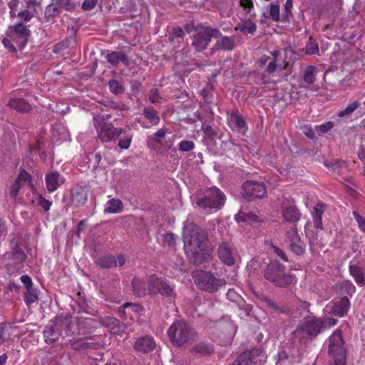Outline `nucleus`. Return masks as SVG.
I'll return each mask as SVG.
<instances>
[{"mask_svg": "<svg viewBox=\"0 0 365 365\" xmlns=\"http://www.w3.org/2000/svg\"><path fill=\"white\" fill-rule=\"evenodd\" d=\"M334 126V123L332 121L327 122L324 124L316 125L315 130L321 134L327 133L328 131L331 130Z\"/></svg>", "mask_w": 365, "mask_h": 365, "instance_id": "obj_51", "label": "nucleus"}, {"mask_svg": "<svg viewBox=\"0 0 365 365\" xmlns=\"http://www.w3.org/2000/svg\"><path fill=\"white\" fill-rule=\"evenodd\" d=\"M149 99L152 103H159L162 102L163 98L160 96L158 90H151L150 92Z\"/></svg>", "mask_w": 365, "mask_h": 365, "instance_id": "obj_59", "label": "nucleus"}, {"mask_svg": "<svg viewBox=\"0 0 365 365\" xmlns=\"http://www.w3.org/2000/svg\"><path fill=\"white\" fill-rule=\"evenodd\" d=\"M324 165L331 171L341 174L344 168H346V162L344 160H336L334 162H324Z\"/></svg>", "mask_w": 365, "mask_h": 365, "instance_id": "obj_37", "label": "nucleus"}, {"mask_svg": "<svg viewBox=\"0 0 365 365\" xmlns=\"http://www.w3.org/2000/svg\"><path fill=\"white\" fill-rule=\"evenodd\" d=\"M217 254L221 262L227 266L232 267L236 262L237 254L232 246L227 242L219 245Z\"/></svg>", "mask_w": 365, "mask_h": 365, "instance_id": "obj_13", "label": "nucleus"}, {"mask_svg": "<svg viewBox=\"0 0 365 365\" xmlns=\"http://www.w3.org/2000/svg\"><path fill=\"white\" fill-rule=\"evenodd\" d=\"M101 158L102 157L100 153H91L89 156L88 166L95 170L99 166Z\"/></svg>", "mask_w": 365, "mask_h": 365, "instance_id": "obj_47", "label": "nucleus"}, {"mask_svg": "<svg viewBox=\"0 0 365 365\" xmlns=\"http://www.w3.org/2000/svg\"><path fill=\"white\" fill-rule=\"evenodd\" d=\"M288 354L284 351H280L277 355V365H283L288 360Z\"/></svg>", "mask_w": 365, "mask_h": 365, "instance_id": "obj_62", "label": "nucleus"}, {"mask_svg": "<svg viewBox=\"0 0 365 365\" xmlns=\"http://www.w3.org/2000/svg\"><path fill=\"white\" fill-rule=\"evenodd\" d=\"M125 259L122 255L117 256L108 255L100 257L96 261V264L102 269H110L116 267L118 265L122 267L124 265Z\"/></svg>", "mask_w": 365, "mask_h": 365, "instance_id": "obj_20", "label": "nucleus"}, {"mask_svg": "<svg viewBox=\"0 0 365 365\" xmlns=\"http://www.w3.org/2000/svg\"><path fill=\"white\" fill-rule=\"evenodd\" d=\"M324 212L323 204L318 203L314 207L312 213L314 226L317 229H323L322 217Z\"/></svg>", "mask_w": 365, "mask_h": 365, "instance_id": "obj_31", "label": "nucleus"}, {"mask_svg": "<svg viewBox=\"0 0 365 365\" xmlns=\"http://www.w3.org/2000/svg\"><path fill=\"white\" fill-rule=\"evenodd\" d=\"M26 258V255L23 251V250L16 245L15 247L13 248L12 251V259L16 263L22 262Z\"/></svg>", "mask_w": 365, "mask_h": 365, "instance_id": "obj_42", "label": "nucleus"}, {"mask_svg": "<svg viewBox=\"0 0 365 365\" xmlns=\"http://www.w3.org/2000/svg\"><path fill=\"white\" fill-rule=\"evenodd\" d=\"M195 200L199 207L217 210L224 205L226 197L219 188L212 187L199 191L196 194Z\"/></svg>", "mask_w": 365, "mask_h": 365, "instance_id": "obj_6", "label": "nucleus"}, {"mask_svg": "<svg viewBox=\"0 0 365 365\" xmlns=\"http://www.w3.org/2000/svg\"><path fill=\"white\" fill-rule=\"evenodd\" d=\"M282 212L284 220L289 222L296 223L301 217V213L292 199L286 198L283 200Z\"/></svg>", "mask_w": 365, "mask_h": 365, "instance_id": "obj_16", "label": "nucleus"}, {"mask_svg": "<svg viewBox=\"0 0 365 365\" xmlns=\"http://www.w3.org/2000/svg\"><path fill=\"white\" fill-rule=\"evenodd\" d=\"M190 352L200 356H207L212 354L215 352V349L212 344L201 341L192 346Z\"/></svg>", "mask_w": 365, "mask_h": 365, "instance_id": "obj_24", "label": "nucleus"}, {"mask_svg": "<svg viewBox=\"0 0 365 365\" xmlns=\"http://www.w3.org/2000/svg\"><path fill=\"white\" fill-rule=\"evenodd\" d=\"M96 4V0H84L82 4V9L85 11H90L95 7Z\"/></svg>", "mask_w": 365, "mask_h": 365, "instance_id": "obj_64", "label": "nucleus"}, {"mask_svg": "<svg viewBox=\"0 0 365 365\" xmlns=\"http://www.w3.org/2000/svg\"><path fill=\"white\" fill-rule=\"evenodd\" d=\"M38 294L36 289L34 287L26 289L24 294V302L27 305H30L38 300Z\"/></svg>", "mask_w": 365, "mask_h": 365, "instance_id": "obj_41", "label": "nucleus"}, {"mask_svg": "<svg viewBox=\"0 0 365 365\" xmlns=\"http://www.w3.org/2000/svg\"><path fill=\"white\" fill-rule=\"evenodd\" d=\"M335 290L340 294L351 296L356 292V287L350 280H343L335 284Z\"/></svg>", "mask_w": 365, "mask_h": 365, "instance_id": "obj_26", "label": "nucleus"}, {"mask_svg": "<svg viewBox=\"0 0 365 365\" xmlns=\"http://www.w3.org/2000/svg\"><path fill=\"white\" fill-rule=\"evenodd\" d=\"M202 130L205 135L211 140H214L217 136L216 131L210 125H202Z\"/></svg>", "mask_w": 365, "mask_h": 365, "instance_id": "obj_57", "label": "nucleus"}, {"mask_svg": "<svg viewBox=\"0 0 365 365\" xmlns=\"http://www.w3.org/2000/svg\"><path fill=\"white\" fill-rule=\"evenodd\" d=\"M59 178L60 175L57 172H53L46 175V184L49 192H53L58 187Z\"/></svg>", "mask_w": 365, "mask_h": 365, "instance_id": "obj_32", "label": "nucleus"}, {"mask_svg": "<svg viewBox=\"0 0 365 365\" xmlns=\"http://www.w3.org/2000/svg\"><path fill=\"white\" fill-rule=\"evenodd\" d=\"M290 250L297 255H302L305 252L306 246L301 240L289 244Z\"/></svg>", "mask_w": 365, "mask_h": 365, "instance_id": "obj_43", "label": "nucleus"}, {"mask_svg": "<svg viewBox=\"0 0 365 365\" xmlns=\"http://www.w3.org/2000/svg\"><path fill=\"white\" fill-rule=\"evenodd\" d=\"M16 16L23 19L25 21H29L33 17V14L29 10H24L19 12Z\"/></svg>", "mask_w": 365, "mask_h": 365, "instance_id": "obj_63", "label": "nucleus"}, {"mask_svg": "<svg viewBox=\"0 0 365 365\" xmlns=\"http://www.w3.org/2000/svg\"><path fill=\"white\" fill-rule=\"evenodd\" d=\"M185 36V32L182 28L179 26L174 27L168 36L170 41H173L175 38H182Z\"/></svg>", "mask_w": 365, "mask_h": 365, "instance_id": "obj_52", "label": "nucleus"}, {"mask_svg": "<svg viewBox=\"0 0 365 365\" xmlns=\"http://www.w3.org/2000/svg\"><path fill=\"white\" fill-rule=\"evenodd\" d=\"M216 46L223 51H232L235 48V40L233 37L223 36L220 37Z\"/></svg>", "mask_w": 365, "mask_h": 365, "instance_id": "obj_33", "label": "nucleus"}, {"mask_svg": "<svg viewBox=\"0 0 365 365\" xmlns=\"http://www.w3.org/2000/svg\"><path fill=\"white\" fill-rule=\"evenodd\" d=\"M158 294L166 297H175L173 288L167 282V281H165L161 289L158 292Z\"/></svg>", "mask_w": 365, "mask_h": 365, "instance_id": "obj_46", "label": "nucleus"}, {"mask_svg": "<svg viewBox=\"0 0 365 365\" xmlns=\"http://www.w3.org/2000/svg\"><path fill=\"white\" fill-rule=\"evenodd\" d=\"M265 18H271L274 21H279V4L278 3L272 4L270 5L269 15L265 16Z\"/></svg>", "mask_w": 365, "mask_h": 365, "instance_id": "obj_44", "label": "nucleus"}, {"mask_svg": "<svg viewBox=\"0 0 365 365\" xmlns=\"http://www.w3.org/2000/svg\"><path fill=\"white\" fill-rule=\"evenodd\" d=\"M133 290L135 295L138 297L145 296L148 294V285L140 278L134 277L132 280Z\"/></svg>", "mask_w": 365, "mask_h": 365, "instance_id": "obj_30", "label": "nucleus"}, {"mask_svg": "<svg viewBox=\"0 0 365 365\" xmlns=\"http://www.w3.org/2000/svg\"><path fill=\"white\" fill-rule=\"evenodd\" d=\"M88 197L87 189L83 187L73 188L71 190V203L72 205L78 207L83 205Z\"/></svg>", "mask_w": 365, "mask_h": 365, "instance_id": "obj_23", "label": "nucleus"}, {"mask_svg": "<svg viewBox=\"0 0 365 365\" xmlns=\"http://www.w3.org/2000/svg\"><path fill=\"white\" fill-rule=\"evenodd\" d=\"M349 272L358 285H365V269L363 267L350 263L349 265Z\"/></svg>", "mask_w": 365, "mask_h": 365, "instance_id": "obj_25", "label": "nucleus"}, {"mask_svg": "<svg viewBox=\"0 0 365 365\" xmlns=\"http://www.w3.org/2000/svg\"><path fill=\"white\" fill-rule=\"evenodd\" d=\"M9 32L13 40H16L18 46L23 48L28 42L30 36V31L23 23H19L12 27H10Z\"/></svg>", "mask_w": 365, "mask_h": 365, "instance_id": "obj_15", "label": "nucleus"}, {"mask_svg": "<svg viewBox=\"0 0 365 365\" xmlns=\"http://www.w3.org/2000/svg\"><path fill=\"white\" fill-rule=\"evenodd\" d=\"M74 324L72 317L68 314L62 313L51 320L45 327L43 334L47 344H53L61 336H72L74 335Z\"/></svg>", "mask_w": 365, "mask_h": 365, "instance_id": "obj_3", "label": "nucleus"}, {"mask_svg": "<svg viewBox=\"0 0 365 365\" xmlns=\"http://www.w3.org/2000/svg\"><path fill=\"white\" fill-rule=\"evenodd\" d=\"M168 335L171 343L178 347L191 344L199 339L195 329L182 321L173 322L168 330Z\"/></svg>", "mask_w": 365, "mask_h": 365, "instance_id": "obj_5", "label": "nucleus"}, {"mask_svg": "<svg viewBox=\"0 0 365 365\" xmlns=\"http://www.w3.org/2000/svg\"><path fill=\"white\" fill-rule=\"evenodd\" d=\"M230 120L233 123H235L236 127H237L238 128H244L246 124L245 120L240 115H239L237 113L232 114V115L230 117Z\"/></svg>", "mask_w": 365, "mask_h": 365, "instance_id": "obj_55", "label": "nucleus"}, {"mask_svg": "<svg viewBox=\"0 0 365 365\" xmlns=\"http://www.w3.org/2000/svg\"><path fill=\"white\" fill-rule=\"evenodd\" d=\"M257 29L256 24L251 20H247L241 24H237L235 27L236 31H240L243 34H253Z\"/></svg>", "mask_w": 365, "mask_h": 365, "instance_id": "obj_34", "label": "nucleus"}, {"mask_svg": "<svg viewBox=\"0 0 365 365\" xmlns=\"http://www.w3.org/2000/svg\"><path fill=\"white\" fill-rule=\"evenodd\" d=\"M8 106L11 108L21 113H28L31 110V105L23 98L11 99L8 103Z\"/></svg>", "mask_w": 365, "mask_h": 365, "instance_id": "obj_27", "label": "nucleus"}, {"mask_svg": "<svg viewBox=\"0 0 365 365\" xmlns=\"http://www.w3.org/2000/svg\"><path fill=\"white\" fill-rule=\"evenodd\" d=\"M94 126L98 132V138L103 143L115 140L119 138L118 146L128 149L132 141L133 135L122 128H115L112 123L93 118Z\"/></svg>", "mask_w": 365, "mask_h": 365, "instance_id": "obj_4", "label": "nucleus"}, {"mask_svg": "<svg viewBox=\"0 0 365 365\" xmlns=\"http://www.w3.org/2000/svg\"><path fill=\"white\" fill-rule=\"evenodd\" d=\"M264 277L279 287H286L292 284L294 278L286 273V268L277 261L270 262L264 271Z\"/></svg>", "mask_w": 365, "mask_h": 365, "instance_id": "obj_7", "label": "nucleus"}, {"mask_svg": "<svg viewBox=\"0 0 365 365\" xmlns=\"http://www.w3.org/2000/svg\"><path fill=\"white\" fill-rule=\"evenodd\" d=\"M192 277L196 285L209 292H215L226 284L224 279L216 278L210 272L196 271L193 272Z\"/></svg>", "mask_w": 365, "mask_h": 365, "instance_id": "obj_8", "label": "nucleus"}, {"mask_svg": "<svg viewBox=\"0 0 365 365\" xmlns=\"http://www.w3.org/2000/svg\"><path fill=\"white\" fill-rule=\"evenodd\" d=\"M305 51L306 53L309 55L317 53L319 51L318 43L314 41L312 37H310L309 39V42L306 46Z\"/></svg>", "mask_w": 365, "mask_h": 365, "instance_id": "obj_50", "label": "nucleus"}, {"mask_svg": "<svg viewBox=\"0 0 365 365\" xmlns=\"http://www.w3.org/2000/svg\"><path fill=\"white\" fill-rule=\"evenodd\" d=\"M23 175H24V180L22 179L21 180V187H23L27 185L29 187H33L31 175L28 174L25 170H22L19 173L18 178H20Z\"/></svg>", "mask_w": 365, "mask_h": 365, "instance_id": "obj_56", "label": "nucleus"}, {"mask_svg": "<svg viewBox=\"0 0 365 365\" xmlns=\"http://www.w3.org/2000/svg\"><path fill=\"white\" fill-rule=\"evenodd\" d=\"M144 116L150 120L153 125H157L160 122V117L157 112L152 108H145L143 110Z\"/></svg>", "mask_w": 365, "mask_h": 365, "instance_id": "obj_38", "label": "nucleus"}, {"mask_svg": "<svg viewBox=\"0 0 365 365\" xmlns=\"http://www.w3.org/2000/svg\"><path fill=\"white\" fill-rule=\"evenodd\" d=\"M195 148V143L191 140H182L178 145V149L182 152H188Z\"/></svg>", "mask_w": 365, "mask_h": 365, "instance_id": "obj_54", "label": "nucleus"}, {"mask_svg": "<svg viewBox=\"0 0 365 365\" xmlns=\"http://www.w3.org/2000/svg\"><path fill=\"white\" fill-rule=\"evenodd\" d=\"M264 354L259 349H252L240 354L232 365H259L257 357H263Z\"/></svg>", "mask_w": 365, "mask_h": 365, "instance_id": "obj_17", "label": "nucleus"}, {"mask_svg": "<svg viewBox=\"0 0 365 365\" xmlns=\"http://www.w3.org/2000/svg\"><path fill=\"white\" fill-rule=\"evenodd\" d=\"M337 319L331 317L318 318L310 316L304 318L292 331L293 341L313 339L324 329H329L337 323Z\"/></svg>", "mask_w": 365, "mask_h": 365, "instance_id": "obj_2", "label": "nucleus"}, {"mask_svg": "<svg viewBox=\"0 0 365 365\" xmlns=\"http://www.w3.org/2000/svg\"><path fill=\"white\" fill-rule=\"evenodd\" d=\"M259 299L263 302L264 306L273 313L282 314L287 316L292 314L291 309L285 303L274 302L264 295H262Z\"/></svg>", "mask_w": 365, "mask_h": 365, "instance_id": "obj_18", "label": "nucleus"}, {"mask_svg": "<svg viewBox=\"0 0 365 365\" xmlns=\"http://www.w3.org/2000/svg\"><path fill=\"white\" fill-rule=\"evenodd\" d=\"M24 175H21L20 178H17V179L16 180L14 184L13 185L12 187H11V196L13 197V198H16L19 194V192L21 188H22L21 185V180L24 178Z\"/></svg>", "mask_w": 365, "mask_h": 365, "instance_id": "obj_53", "label": "nucleus"}, {"mask_svg": "<svg viewBox=\"0 0 365 365\" xmlns=\"http://www.w3.org/2000/svg\"><path fill=\"white\" fill-rule=\"evenodd\" d=\"M74 0H51L45 10L46 18H54L60 13L61 9H65L66 11H73L76 8Z\"/></svg>", "mask_w": 365, "mask_h": 365, "instance_id": "obj_12", "label": "nucleus"}, {"mask_svg": "<svg viewBox=\"0 0 365 365\" xmlns=\"http://www.w3.org/2000/svg\"><path fill=\"white\" fill-rule=\"evenodd\" d=\"M221 37V32L217 29L206 28L198 31L193 38L192 46L197 51L205 49L210 43L211 38Z\"/></svg>", "mask_w": 365, "mask_h": 365, "instance_id": "obj_9", "label": "nucleus"}, {"mask_svg": "<svg viewBox=\"0 0 365 365\" xmlns=\"http://www.w3.org/2000/svg\"><path fill=\"white\" fill-rule=\"evenodd\" d=\"M329 354L332 357L346 356V349L344 347V341L342 337L341 330L336 329L328 339Z\"/></svg>", "mask_w": 365, "mask_h": 365, "instance_id": "obj_11", "label": "nucleus"}, {"mask_svg": "<svg viewBox=\"0 0 365 365\" xmlns=\"http://www.w3.org/2000/svg\"><path fill=\"white\" fill-rule=\"evenodd\" d=\"M19 1L18 0H11L8 3V6L10 9V16L11 18H14L16 16V9L19 5Z\"/></svg>", "mask_w": 365, "mask_h": 365, "instance_id": "obj_61", "label": "nucleus"}, {"mask_svg": "<svg viewBox=\"0 0 365 365\" xmlns=\"http://www.w3.org/2000/svg\"><path fill=\"white\" fill-rule=\"evenodd\" d=\"M102 324L103 326L106 327L113 334H120L125 332L127 328L124 323L114 317L105 318Z\"/></svg>", "mask_w": 365, "mask_h": 365, "instance_id": "obj_22", "label": "nucleus"}, {"mask_svg": "<svg viewBox=\"0 0 365 365\" xmlns=\"http://www.w3.org/2000/svg\"><path fill=\"white\" fill-rule=\"evenodd\" d=\"M242 195L248 200L262 198L267 195V188L263 182L247 180L242 185Z\"/></svg>", "mask_w": 365, "mask_h": 365, "instance_id": "obj_10", "label": "nucleus"}, {"mask_svg": "<svg viewBox=\"0 0 365 365\" xmlns=\"http://www.w3.org/2000/svg\"><path fill=\"white\" fill-rule=\"evenodd\" d=\"M317 73V68L314 66H307L304 71L303 75V80L304 82L306 83L307 85H310L315 81V74Z\"/></svg>", "mask_w": 365, "mask_h": 365, "instance_id": "obj_36", "label": "nucleus"}, {"mask_svg": "<svg viewBox=\"0 0 365 365\" xmlns=\"http://www.w3.org/2000/svg\"><path fill=\"white\" fill-rule=\"evenodd\" d=\"M360 103L359 101H355L351 104H349L346 108L344 110H341L338 112V117L343 118L345 116L351 115L357 108L360 106Z\"/></svg>", "mask_w": 365, "mask_h": 365, "instance_id": "obj_39", "label": "nucleus"}, {"mask_svg": "<svg viewBox=\"0 0 365 365\" xmlns=\"http://www.w3.org/2000/svg\"><path fill=\"white\" fill-rule=\"evenodd\" d=\"M106 58L113 66H116L119 62H122L125 66H128L130 63L127 56L120 52L113 51L108 53Z\"/></svg>", "mask_w": 365, "mask_h": 365, "instance_id": "obj_29", "label": "nucleus"}, {"mask_svg": "<svg viewBox=\"0 0 365 365\" xmlns=\"http://www.w3.org/2000/svg\"><path fill=\"white\" fill-rule=\"evenodd\" d=\"M68 342L73 350L81 351L86 349H96L100 346V343L95 341L94 337L79 338L78 339H69Z\"/></svg>", "mask_w": 365, "mask_h": 365, "instance_id": "obj_19", "label": "nucleus"}, {"mask_svg": "<svg viewBox=\"0 0 365 365\" xmlns=\"http://www.w3.org/2000/svg\"><path fill=\"white\" fill-rule=\"evenodd\" d=\"M165 280L158 277L156 274H151L148 280V294H158Z\"/></svg>", "mask_w": 365, "mask_h": 365, "instance_id": "obj_28", "label": "nucleus"}, {"mask_svg": "<svg viewBox=\"0 0 365 365\" xmlns=\"http://www.w3.org/2000/svg\"><path fill=\"white\" fill-rule=\"evenodd\" d=\"M239 309L240 311V315L242 317H248L251 315L252 306L250 304H247L244 300L240 299V302L239 303Z\"/></svg>", "mask_w": 365, "mask_h": 365, "instance_id": "obj_45", "label": "nucleus"}, {"mask_svg": "<svg viewBox=\"0 0 365 365\" xmlns=\"http://www.w3.org/2000/svg\"><path fill=\"white\" fill-rule=\"evenodd\" d=\"M156 344L154 339L148 335L138 338L133 345L135 351L146 354L152 351L155 348Z\"/></svg>", "mask_w": 365, "mask_h": 365, "instance_id": "obj_21", "label": "nucleus"}, {"mask_svg": "<svg viewBox=\"0 0 365 365\" xmlns=\"http://www.w3.org/2000/svg\"><path fill=\"white\" fill-rule=\"evenodd\" d=\"M286 237L289 244L292 242H299V240H301V238L298 233V230L295 226H294L287 232Z\"/></svg>", "mask_w": 365, "mask_h": 365, "instance_id": "obj_48", "label": "nucleus"}, {"mask_svg": "<svg viewBox=\"0 0 365 365\" xmlns=\"http://www.w3.org/2000/svg\"><path fill=\"white\" fill-rule=\"evenodd\" d=\"M272 250L273 252L275 253L282 260H284V262L288 261V257L282 249L279 248L277 246L272 245Z\"/></svg>", "mask_w": 365, "mask_h": 365, "instance_id": "obj_60", "label": "nucleus"}, {"mask_svg": "<svg viewBox=\"0 0 365 365\" xmlns=\"http://www.w3.org/2000/svg\"><path fill=\"white\" fill-rule=\"evenodd\" d=\"M236 219L238 221L247 222L250 223L258 221V217L255 214L250 212H240L237 214Z\"/></svg>", "mask_w": 365, "mask_h": 365, "instance_id": "obj_40", "label": "nucleus"}, {"mask_svg": "<svg viewBox=\"0 0 365 365\" xmlns=\"http://www.w3.org/2000/svg\"><path fill=\"white\" fill-rule=\"evenodd\" d=\"M350 306L349 299L346 296H344L339 300L328 304L326 306L325 310L328 314L342 317L346 315Z\"/></svg>", "mask_w": 365, "mask_h": 365, "instance_id": "obj_14", "label": "nucleus"}, {"mask_svg": "<svg viewBox=\"0 0 365 365\" xmlns=\"http://www.w3.org/2000/svg\"><path fill=\"white\" fill-rule=\"evenodd\" d=\"M355 220L357 222L359 229L365 233V218L361 217L356 211L353 212Z\"/></svg>", "mask_w": 365, "mask_h": 365, "instance_id": "obj_58", "label": "nucleus"}, {"mask_svg": "<svg viewBox=\"0 0 365 365\" xmlns=\"http://www.w3.org/2000/svg\"><path fill=\"white\" fill-rule=\"evenodd\" d=\"M109 88L110 91L115 94L122 93L124 92L123 86L120 82L114 79L109 81Z\"/></svg>", "mask_w": 365, "mask_h": 365, "instance_id": "obj_49", "label": "nucleus"}, {"mask_svg": "<svg viewBox=\"0 0 365 365\" xmlns=\"http://www.w3.org/2000/svg\"><path fill=\"white\" fill-rule=\"evenodd\" d=\"M183 242L185 252L192 263L200 265L210 259L211 250L207 245V234L200 227L192 222L186 223Z\"/></svg>", "mask_w": 365, "mask_h": 365, "instance_id": "obj_1", "label": "nucleus"}, {"mask_svg": "<svg viewBox=\"0 0 365 365\" xmlns=\"http://www.w3.org/2000/svg\"><path fill=\"white\" fill-rule=\"evenodd\" d=\"M123 209V203L120 200L111 199L108 201V206L105 208V212L117 213Z\"/></svg>", "mask_w": 365, "mask_h": 365, "instance_id": "obj_35", "label": "nucleus"}]
</instances>
